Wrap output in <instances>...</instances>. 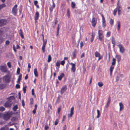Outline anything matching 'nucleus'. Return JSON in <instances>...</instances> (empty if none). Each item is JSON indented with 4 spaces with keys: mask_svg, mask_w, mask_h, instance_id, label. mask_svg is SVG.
<instances>
[{
    "mask_svg": "<svg viewBox=\"0 0 130 130\" xmlns=\"http://www.w3.org/2000/svg\"><path fill=\"white\" fill-rule=\"evenodd\" d=\"M15 99L14 96H11L7 98L8 100L5 103L4 106H11L13 103L12 100Z\"/></svg>",
    "mask_w": 130,
    "mask_h": 130,
    "instance_id": "f257e3e1",
    "label": "nucleus"
},
{
    "mask_svg": "<svg viewBox=\"0 0 130 130\" xmlns=\"http://www.w3.org/2000/svg\"><path fill=\"white\" fill-rule=\"evenodd\" d=\"M99 39L100 41H102L104 39L103 31L101 30H99L98 32Z\"/></svg>",
    "mask_w": 130,
    "mask_h": 130,
    "instance_id": "f03ea898",
    "label": "nucleus"
},
{
    "mask_svg": "<svg viewBox=\"0 0 130 130\" xmlns=\"http://www.w3.org/2000/svg\"><path fill=\"white\" fill-rule=\"evenodd\" d=\"M11 115L9 112L4 114L3 116V119L6 121L9 119L11 117Z\"/></svg>",
    "mask_w": 130,
    "mask_h": 130,
    "instance_id": "7ed1b4c3",
    "label": "nucleus"
},
{
    "mask_svg": "<svg viewBox=\"0 0 130 130\" xmlns=\"http://www.w3.org/2000/svg\"><path fill=\"white\" fill-rule=\"evenodd\" d=\"M3 79L4 83H8L10 81V78L8 75H6L3 77Z\"/></svg>",
    "mask_w": 130,
    "mask_h": 130,
    "instance_id": "20e7f679",
    "label": "nucleus"
},
{
    "mask_svg": "<svg viewBox=\"0 0 130 130\" xmlns=\"http://www.w3.org/2000/svg\"><path fill=\"white\" fill-rule=\"evenodd\" d=\"M117 46L119 48L120 52L122 53H123L125 51L124 46L121 44L117 45Z\"/></svg>",
    "mask_w": 130,
    "mask_h": 130,
    "instance_id": "39448f33",
    "label": "nucleus"
},
{
    "mask_svg": "<svg viewBox=\"0 0 130 130\" xmlns=\"http://www.w3.org/2000/svg\"><path fill=\"white\" fill-rule=\"evenodd\" d=\"M0 69L1 71L4 73L7 72V66L5 64V66H0Z\"/></svg>",
    "mask_w": 130,
    "mask_h": 130,
    "instance_id": "423d86ee",
    "label": "nucleus"
},
{
    "mask_svg": "<svg viewBox=\"0 0 130 130\" xmlns=\"http://www.w3.org/2000/svg\"><path fill=\"white\" fill-rule=\"evenodd\" d=\"M97 23V20L95 18H93L92 19L91 23L92 26L93 27H94Z\"/></svg>",
    "mask_w": 130,
    "mask_h": 130,
    "instance_id": "0eeeda50",
    "label": "nucleus"
},
{
    "mask_svg": "<svg viewBox=\"0 0 130 130\" xmlns=\"http://www.w3.org/2000/svg\"><path fill=\"white\" fill-rule=\"evenodd\" d=\"M7 21L5 19H2L0 20V27L6 24Z\"/></svg>",
    "mask_w": 130,
    "mask_h": 130,
    "instance_id": "6e6552de",
    "label": "nucleus"
},
{
    "mask_svg": "<svg viewBox=\"0 0 130 130\" xmlns=\"http://www.w3.org/2000/svg\"><path fill=\"white\" fill-rule=\"evenodd\" d=\"M67 89V86L65 85L63 86L61 90L60 93L61 94H62L64 92H65Z\"/></svg>",
    "mask_w": 130,
    "mask_h": 130,
    "instance_id": "1a4fd4ad",
    "label": "nucleus"
},
{
    "mask_svg": "<svg viewBox=\"0 0 130 130\" xmlns=\"http://www.w3.org/2000/svg\"><path fill=\"white\" fill-rule=\"evenodd\" d=\"M74 108L72 107L71 109L70 113V114H68V117H72L74 114Z\"/></svg>",
    "mask_w": 130,
    "mask_h": 130,
    "instance_id": "9d476101",
    "label": "nucleus"
},
{
    "mask_svg": "<svg viewBox=\"0 0 130 130\" xmlns=\"http://www.w3.org/2000/svg\"><path fill=\"white\" fill-rule=\"evenodd\" d=\"M70 64L72 65V67L71 68V71H72L74 72H75L76 70L75 64L74 63H71Z\"/></svg>",
    "mask_w": 130,
    "mask_h": 130,
    "instance_id": "9b49d317",
    "label": "nucleus"
},
{
    "mask_svg": "<svg viewBox=\"0 0 130 130\" xmlns=\"http://www.w3.org/2000/svg\"><path fill=\"white\" fill-rule=\"evenodd\" d=\"M39 13L38 12H36L34 17L35 20L36 21L38 20L39 17Z\"/></svg>",
    "mask_w": 130,
    "mask_h": 130,
    "instance_id": "f8f14e48",
    "label": "nucleus"
},
{
    "mask_svg": "<svg viewBox=\"0 0 130 130\" xmlns=\"http://www.w3.org/2000/svg\"><path fill=\"white\" fill-rule=\"evenodd\" d=\"M64 74L63 73H61L60 75L58 77V79L60 80H61L63 77H64Z\"/></svg>",
    "mask_w": 130,
    "mask_h": 130,
    "instance_id": "ddd939ff",
    "label": "nucleus"
},
{
    "mask_svg": "<svg viewBox=\"0 0 130 130\" xmlns=\"http://www.w3.org/2000/svg\"><path fill=\"white\" fill-rule=\"evenodd\" d=\"M34 73L35 77H37L38 76V72L37 71V69L35 68L34 69Z\"/></svg>",
    "mask_w": 130,
    "mask_h": 130,
    "instance_id": "4468645a",
    "label": "nucleus"
},
{
    "mask_svg": "<svg viewBox=\"0 0 130 130\" xmlns=\"http://www.w3.org/2000/svg\"><path fill=\"white\" fill-rule=\"evenodd\" d=\"M6 87V85L4 84H0V89L2 90L4 88Z\"/></svg>",
    "mask_w": 130,
    "mask_h": 130,
    "instance_id": "2eb2a0df",
    "label": "nucleus"
},
{
    "mask_svg": "<svg viewBox=\"0 0 130 130\" xmlns=\"http://www.w3.org/2000/svg\"><path fill=\"white\" fill-rule=\"evenodd\" d=\"M0 130H9V129L7 126H5L1 127Z\"/></svg>",
    "mask_w": 130,
    "mask_h": 130,
    "instance_id": "dca6fc26",
    "label": "nucleus"
},
{
    "mask_svg": "<svg viewBox=\"0 0 130 130\" xmlns=\"http://www.w3.org/2000/svg\"><path fill=\"white\" fill-rule=\"evenodd\" d=\"M19 34L21 36V38L23 39L24 38V36L23 34V32L21 29H20L19 31Z\"/></svg>",
    "mask_w": 130,
    "mask_h": 130,
    "instance_id": "f3484780",
    "label": "nucleus"
},
{
    "mask_svg": "<svg viewBox=\"0 0 130 130\" xmlns=\"http://www.w3.org/2000/svg\"><path fill=\"white\" fill-rule=\"evenodd\" d=\"M22 75L21 74H20L19 76V78L17 82L20 83V80H21L22 79Z\"/></svg>",
    "mask_w": 130,
    "mask_h": 130,
    "instance_id": "a211bd4d",
    "label": "nucleus"
},
{
    "mask_svg": "<svg viewBox=\"0 0 130 130\" xmlns=\"http://www.w3.org/2000/svg\"><path fill=\"white\" fill-rule=\"evenodd\" d=\"M97 115L96 117V118H99L101 115V113L100 112V111L98 109L97 110Z\"/></svg>",
    "mask_w": 130,
    "mask_h": 130,
    "instance_id": "6ab92c4d",
    "label": "nucleus"
},
{
    "mask_svg": "<svg viewBox=\"0 0 130 130\" xmlns=\"http://www.w3.org/2000/svg\"><path fill=\"white\" fill-rule=\"evenodd\" d=\"M116 57L117 58L118 62H119L120 61L121 59V56L119 55H117L116 56Z\"/></svg>",
    "mask_w": 130,
    "mask_h": 130,
    "instance_id": "aec40b11",
    "label": "nucleus"
},
{
    "mask_svg": "<svg viewBox=\"0 0 130 130\" xmlns=\"http://www.w3.org/2000/svg\"><path fill=\"white\" fill-rule=\"evenodd\" d=\"M117 23H118V31H119L120 30V22L119 21H117Z\"/></svg>",
    "mask_w": 130,
    "mask_h": 130,
    "instance_id": "412c9836",
    "label": "nucleus"
},
{
    "mask_svg": "<svg viewBox=\"0 0 130 130\" xmlns=\"http://www.w3.org/2000/svg\"><path fill=\"white\" fill-rule=\"evenodd\" d=\"M95 55L96 57H99L100 56V54L98 52L96 51L95 53Z\"/></svg>",
    "mask_w": 130,
    "mask_h": 130,
    "instance_id": "4be33fe9",
    "label": "nucleus"
},
{
    "mask_svg": "<svg viewBox=\"0 0 130 130\" xmlns=\"http://www.w3.org/2000/svg\"><path fill=\"white\" fill-rule=\"evenodd\" d=\"M67 15L68 17L69 18L70 16V10L69 9H68L67 10Z\"/></svg>",
    "mask_w": 130,
    "mask_h": 130,
    "instance_id": "5701e85b",
    "label": "nucleus"
},
{
    "mask_svg": "<svg viewBox=\"0 0 130 130\" xmlns=\"http://www.w3.org/2000/svg\"><path fill=\"white\" fill-rule=\"evenodd\" d=\"M117 10H121L122 7L120 5H117V7L116 8Z\"/></svg>",
    "mask_w": 130,
    "mask_h": 130,
    "instance_id": "b1692460",
    "label": "nucleus"
},
{
    "mask_svg": "<svg viewBox=\"0 0 130 130\" xmlns=\"http://www.w3.org/2000/svg\"><path fill=\"white\" fill-rule=\"evenodd\" d=\"M60 60H58L56 63V65L57 67L60 66Z\"/></svg>",
    "mask_w": 130,
    "mask_h": 130,
    "instance_id": "393cba45",
    "label": "nucleus"
},
{
    "mask_svg": "<svg viewBox=\"0 0 130 130\" xmlns=\"http://www.w3.org/2000/svg\"><path fill=\"white\" fill-rule=\"evenodd\" d=\"M98 84L99 86L100 87H102L103 85V83L101 82H99L98 83Z\"/></svg>",
    "mask_w": 130,
    "mask_h": 130,
    "instance_id": "a878e982",
    "label": "nucleus"
},
{
    "mask_svg": "<svg viewBox=\"0 0 130 130\" xmlns=\"http://www.w3.org/2000/svg\"><path fill=\"white\" fill-rule=\"evenodd\" d=\"M27 88V86H24L23 87V92L24 93H25L26 92V88Z\"/></svg>",
    "mask_w": 130,
    "mask_h": 130,
    "instance_id": "bb28decb",
    "label": "nucleus"
},
{
    "mask_svg": "<svg viewBox=\"0 0 130 130\" xmlns=\"http://www.w3.org/2000/svg\"><path fill=\"white\" fill-rule=\"evenodd\" d=\"M101 17L102 18V23H105V18L103 14H101Z\"/></svg>",
    "mask_w": 130,
    "mask_h": 130,
    "instance_id": "cd10ccee",
    "label": "nucleus"
},
{
    "mask_svg": "<svg viewBox=\"0 0 130 130\" xmlns=\"http://www.w3.org/2000/svg\"><path fill=\"white\" fill-rule=\"evenodd\" d=\"M112 66L114 65L116 63V59L113 58L112 59Z\"/></svg>",
    "mask_w": 130,
    "mask_h": 130,
    "instance_id": "c85d7f7f",
    "label": "nucleus"
},
{
    "mask_svg": "<svg viewBox=\"0 0 130 130\" xmlns=\"http://www.w3.org/2000/svg\"><path fill=\"white\" fill-rule=\"evenodd\" d=\"M5 6L6 5L5 4H3L1 5H0V10Z\"/></svg>",
    "mask_w": 130,
    "mask_h": 130,
    "instance_id": "c756f323",
    "label": "nucleus"
},
{
    "mask_svg": "<svg viewBox=\"0 0 130 130\" xmlns=\"http://www.w3.org/2000/svg\"><path fill=\"white\" fill-rule=\"evenodd\" d=\"M51 56L50 55H49L48 57V59L47 62H50L51 60Z\"/></svg>",
    "mask_w": 130,
    "mask_h": 130,
    "instance_id": "7c9ffc66",
    "label": "nucleus"
},
{
    "mask_svg": "<svg viewBox=\"0 0 130 130\" xmlns=\"http://www.w3.org/2000/svg\"><path fill=\"white\" fill-rule=\"evenodd\" d=\"M113 20L111 19H110L109 22V23L112 26L113 25Z\"/></svg>",
    "mask_w": 130,
    "mask_h": 130,
    "instance_id": "2f4dec72",
    "label": "nucleus"
},
{
    "mask_svg": "<svg viewBox=\"0 0 130 130\" xmlns=\"http://www.w3.org/2000/svg\"><path fill=\"white\" fill-rule=\"evenodd\" d=\"M43 45L45 46L46 45V42H47L46 39L45 40H44V39L43 40Z\"/></svg>",
    "mask_w": 130,
    "mask_h": 130,
    "instance_id": "473e14b6",
    "label": "nucleus"
},
{
    "mask_svg": "<svg viewBox=\"0 0 130 130\" xmlns=\"http://www.w3.org/2000/svg\"><path fill=\"white\" fill-rule=\"evenodd\" d=\"M37 106H35V108L32 111V112L34 114H35L36 112Z\"/></svg>",
    "mask_w": 130,
    "mask_h": 130,
    "instance_id": "72a5a7b5",
    "label": "nucleus"
},
{
    "mask_svg": "<svg viewBox=\"0 0 130 130\" xmlns=\"http://www.w3.org/2000/svg\"><path fill=\"white\" fill-rule=\"evenodd\" d=\"M30 105H32L33 104V99L32 98H30Z\"/></svg>",
    "mask_w": 130,
    "mask_h": 130,
    "instance_id": "f704fd0d",
    "label": "nucleus"
},
{
    "mask_svg": "<svg viewBox=\"0 0 130 130\" xmlns=\"http://www.w3.org/2000/svg\"><path fill=\"white\" fill-rule=\"evenodd\" d=\"M75 5V3L73 2H72L71 4V6L72 8H74Z\"/></svg>",
    "mask_w": 130,
    "mask_h": 130,
    "instance_id": "c9c22d12",
    "label": "nucleus"
},
{
    "mask_svg": "<svg viewBox=\"0 0 130 130\" xmlns=\"http://www.w3.org/2000/svg\"><path fill=\"white\" fill-rule=\"evenodd\" d=\"M45 45H43L42 47V51L43 53H44L45 52Z\"/></svg>",
    "mask_w": 130,
    "mask_h": 130,
    "instance_id": "e433bc0d",
    "label": "nucleus"
},
{
    "mask_svg": "<svg viewBox=\"0 0 130 130\" xmlns=\"http://www.w3.org/2000/svg\"><path fill=\"white\" fill-rule=\"evenodd\" d=\"M111 42L112 44H114V43H115V40L114 38L113 37H112V38Z\"/></svg>",
    "mask_w": 130,
    "mask_h": 130,
    "instance_id": "4c0bfd02",
    "label": "nucleus"
},
{
    "mask_svg": "<svg viewBox=\"0 0 130 130\" xmlns=\"http://www.w3.org/2000/svg\"><path fill=\"white\" fill-rule=\"evenodd\" d=\"M111 32L110 31H108L107 32L106 34V36L107 37H109L110 36L111 34Z\"/></svg>",
    "mask_w": 130,
    "mask_h": 130,
    "instance_id": "58836bf2",
    "label": "nucleus"
},
{
    "mask_svg": "<svg viewBox=\"0 0 130 130\" xmlns=\"http://www.w3.org/2000/svg\"><path fill=\"white\" fill-rule=\"evenodd\" d=\"M17 9L14 8H13L12 11L14 13H17Z\"/></svg>",
    "mask_w": 130,
    "mask_h": 130,
    "instance_id": "ea45409f",
    "label": "nucleus"
},
{
    "mask_svg": "<svg viewBox=\"0 0 130 130\" xmlns=\"http://www.w3.org/2000/svg\"><path fill=\"white\" fill-rule=\"evenodd\" d=\"M59 122V120L58 119H56L55 121V123H54V124L55 125H57Z\"/></svg>",
    "mask_w": 130,
    "mask_h": 130,
    "instance_id": "a19ab883",
    "label": "nucleus"
},
{
    "mask_svg": "<svg viewBox=\"0 0 130 130\" xmlns=\"http://www.w3.org/2000/svg\"><path fill=\"white\" fill-rule=\"evenodd\" d=\"M117 10L115 8L113 12V14L114 15V16H115L116 14V13L117 11Z\"/></svg>",
    "mask_w": 130,
    "mask_h": 130,
    "instance_id": "79ce46f5",
    "label": "nucleus"
},
{
    "mask_svg": "<svg viewBox=\"0 0 130 130\" xmlns=\"http://www.w3.org/2000/svg\"><path fill=\"white\" fill-rule=\"evenodd\" d=\"M5 110V109L4 107L2 106L0 107V111H3Z\"/></svg>",
    "mask_w": 130,
    "mask_h": 130,
    "instance_id": "37998d69",
    "label": "nucleus"
},
{
    "mask_svg": "<svg viewBox=\"0 0 130 130\" xmlns=\"http://www.w3.org/2000/svg\"><path fill=\"white\" fill-rule=\"evenodd\" d=\"M20 69L19 68H18L17 70V73L18 74H19L20 72Z\"/></svg>",
    "mask_w": 130,
    "mask_h": 130,
    "instance_id": "c03bdc74",
    "label": "nucleus"
},
{
    "mask_svg": "<svg viewBox=\"0 0 130 130\" xmlns=\"http://www.w3.org/2000/svg\"><path fill=\"white\" fill-rule=\"evenodd\" d=\"M114 68V67L111 66L110 67V71H111V72L112 71Z\"/></svg>",
    "mask_w": 130,
    "mask_h": 130,
    "instance_id": "a18cd8bd",
    "label": "nucleus"
},
{
    "mask_svg": "<svg viewBox=\"0 0 130 130\" xmlns=\"http://www.w3.org/2000/svg\"><path fill=\"white\" fill-rule=\"evenodd\" d=\"M18 108V106H14L13 108V109L14 111H15Z\"/></svg>",
    "mask_w": 130,
    "mask_h": 130,
    "instance_id": "49530a36",
    "label": "nucleus"
},
{
    "mask_svg": "<svg viewBox=\"0 0 130 130\" xmlns=\"http://www.w3.org/2000/svg\"><path fill=\"white\" fill-rule=\"evenodd\" d=\"M7 64L9 68H11V64L10 62H8L7 63Z\"/></svg>",
    "mask_w": 130,
    "mask_h": 130,
    "instance_id": "de8ad7c7",
    "label": "nucleus"
},
{
    "mask_svg": "<svg viewBox=\"0 0 130 130\" xmlns=\"http://www.w3.org/2000/svg\"><path fill=\"white\" fill-rule=\"evenodd\" d=\"M49 127L47 125H45V130H47L49 128Z\"/></svg>",
    "mask_w": 130,
    "mask_h": 130,
    "instance_id": "09e8293b",
    "label": "nucleus"
},
{
    "mask_svg": "<svg viewBox=\"0 0 130 130\" xmlns=\"http://www.w3.org/2000/svg\"><path fill=\"white\" fill-rule=\"evenodd\" d=\"M94 36H93V35H91V41L92 42L94 39Z\"/></svg>",
    "mask_w": 130,
    "mask_h": 130,
    "instance_id": "8fccbe9b",
    "label": "nucleus"
},
{
    "mask_svg": "<svg viewBox=\"0 0 130 130\" xmlns=\"http://www.w3.org/2000/svg\"><path fill=\"white\" fill-rule=\"evenodd\" d=\"M120 76H117L116 78V81L117 82H118L120 78Z\"/></svg>",
    "mask_w": 130,
    "mask_h": 130,
    "instance_id": "3c124183",
    "label": "nucleus"
},
{
    "mask_svg": "<svg viewBox=\"0 0 130 130\" xmlns=\"http://www.w3.org/2000/svg\"><path fill=\"white\" fill-rule=\"evenodd\" d=\"M16 88L17 89H19L20 88V86L18 84H17L15 86Z\"/></svg>",
    "mask_w": 130,
    "mask_h": 130,
    "instance_id": "603ef678",
    "label": "nucleus"
},
{
    "mask_svg": "<svg viewBox=\"0 0 130 130\" xmlns=\"http://www.w3.org/2000/svg\"><path fill=\"white\" fill-rule=\"evenodd\" d=\"M32 94V95H35L34 90V89H32L31 90Z\"/></svg>",
    "mask_w": 130,
    "mask_h": 130,
    "instance_id": "864d4df0",
    "label": "nucleus"
},
{
    "mask_svg": "<svg viewBox=\"0 0 130 130\" xmlns=\"http://www.w3.org/2000/svg\"><path fill=\"white\" fill-rule=\"evenodd\" d=\"M110 100L109 99V98L108 100V101L107 104V105L106 106H108L109 105V103H110Z\"/></svg>",
    "mask_w": 130,
    "mask_h": 130,
    "instance_id": "5fc2aeb1",
    "label": "nucleus"
},
{
    "mask_svg": "<svg viewBox=\"0 0 130 130\" xmlns=\"http://www.w3.org/2000/svg\"><path fill=\"white\" fill-rule=\"evenodd\" d=\"M65 63V61L64 60H63L61 61V64L62 65H64Z\"/></svg>",
    "mask_w": 130,
    "mask_h": 130,
    "instance_id": "6e6d98bb",
    "label": "nucleus"
},
{
    "mask_svg": "<svg viewBox=\"0 0 130 130\" xmlns=\"http://www.w3.org/2000/svg\"><path fill=\"white\" fill-rule=\"evenodd\" d=\"M55 4L54 3V2L53 1V5L52 6H51V7H53V8H54L55 7Z\"/></svg>",
    "mask_w": 130,
    "mask_h": 130,
    "instance_id": "4d7b16f0",
    "label": "nucleus"
},
{
    "mask_svg": "<svg viewBox=\"0 0 130 130\" xmlns=\"http://www.w3.org/2000/svg\"><path fill=\"white\" fill-rule=\"evenodd\" d=\"M61 109V107H60L58 108V114L59 113Z\"/></svg>",
    "mask_w": 130,
    "mask_h": 130,
    "instance_id": "13d9d810",
    "label": "nucleus"
},
{
    "mask_svg": "<svg viewBox=\"0 0 130 130\" xmlns=\"http://www.w3.org/2000/svg\"><path fill=\"white\" fill-rule=\"evenodd\" d=\"M124 108L123 106H120V111L122 110Z\"/></svg>",
    "mask_w": 130,
    "mask_h": 130,
    "instance_id": "bf43d9fd",
    "label": "nucleus"
},
{
    "mask_svg": "<svg viewBox=\"0 0 130 130\" xmlns=\"http://www.w3.org/2000/svg\"><path fill=\"white\" fill-rule=\"evenodd\" d=\"M121 10H117L118 11V14L119 15L121 14Z\"/></svg>",
    "mask_w": 130,
    "mask_h": 130,
    "instance_id": "052dcab7",
    "label": "nucleus"
},
{
    "mask_svg": "<svg viewBox=\"0 0 130 130\" xmlns=\"http://www.w3.org/2000/svg\"><path fill=\"white\" fill-rule=\"evenodd\" d=\"M9 43H10V42L9 41L6 40V41L5 43L6 45H8L9 44Z\"/></svg>",
    "mask_w": 130,
    "mask_h": 130,
    "instance_id": "680f3d73",
    "label": "nucleus"
},
{
    "mask_svg": "<svg viewBox=\"0 0 130 130\" xmlns=\"http://www.w3.org/2000/svg\"><path fill=\"white\" fill-rule=\"evenodd\" d=\"M38 3V2L36 0L34 1V4L35 5H36Z\"/></svg>",
    "mask_w": 130,
    "mask_h": 130,
    "instance_id": "e2e57ef3",
    "label": "nucleus"
},
{
    "mask_svg": "<svg viewBox=\"0 0 130 130\" xmlns=\"http://www.w3.org/2000/svg\"><path fill=\"white\" fill-rule=\"evenodd\" d=\"M72 55L73 56V57L74 58H75L76 57V55L75 54V52H73L72 53Z\"/></svg>",
    "mask_w": 130,
    "mask_h": 130,
    "instance_id": "0e129e2a",
    "label": "nucleus"
},
{
    "mask_svg": "<svg viewBox=\"0 0 130 130\" xmlns=\"http://www.w3.org/2000/svg\"><path fill=\"white\" fill-rule=\"evenodd\" d=\"M80 47L82 48L83 45V42L82 41H81L80 43Z\"/></svg>",
    "mask_w": 130,
    "mask_h": 130,
    "instance_id": "69168bd1",
    "label": "nucleus"
},
{
    "mask_svg": "<svg viewBox=\"0 0 130 130\" xmlns=\"http://www.w3.org/2000/svg\"><path fill=\"white\" fill-rule=\"evenodd\" d=\"M106 25V23H102V26L104 27H105Z\"/></svg>",
    "mask_w": 130,
    "mask_h": 130,
    "instance_id": "338daca9",
    "label": "nucleus"
},
{
    "mask_svg": "<svg viewBox=\"0 0 130 130\" xmlns=\"http://www.w3.org/2000/svg\"><path fill=\"white\" fill-rule=\"evenodd\" d=\"M67 128L66 127V125H64V126L63 127V130H66Z\"/></svg>",
    "mask_w": 130,
    "mask_h": 130,
    "instance_id": "774afa93",
    "label": "nucleus"
}]
</instances>
